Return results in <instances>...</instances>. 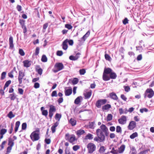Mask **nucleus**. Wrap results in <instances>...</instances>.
<instances>
[{"label": "nucleus", "instance_id": "13d9d810", "mask_svg": "<svg viewBox=\"0 0 154 154\" xmlns=\"http://www.w3.org/2000/svg\"><path fill=\"white\" fill-rule=\"evenodd\" d=\"M13 70L11 71V72L8 73V76L11 78H13L14 76L13 75Z\"/></svg>", "mask_w": 154, "mask_h": 154}, {"label": "nucleus", "instance_id": "f257e3e1", "mask_svg": "<svg viewBox=\"0 0 154 154\" xmlns=\"http://www.w3.org/2000/svg\"><path fill=\"white\" fill-rule=\"evenodd\" d=\"M103 133L100 129H97L96 131L97 137L94 138V140L98 143L104 141L105 140V136Z\"/></svg>", "mask_w": 154, "mask_h": 154}, {"label": "nucleus", "instance_id": "aec40b11", "mask_svg": "<svg viewBox=\"0 0 154 154\" xmlns=\"http://www.w3.org/2000/svg\"><path fill=\"white\" fill-rule=\"evenodd\" d=\"M69 123H70L72 126H74L76 125V121L73 118H71L69 121Z\"/></svg>", "mask_w": 154, "mask_h": 154}, {"label": "nucleus", "instance_id": "c756f323", "mask_svg": "<svg viewBox=\"0 0 154 154\" xmlns=\"http://www.w3.org/2000/svg\"><path fill=\"white\" fill-rule=\"evenodd\" d=\"M106 149L104 146H101L100 148L99 152L100 153H103L105 152Z\"/></svg>", "mask_w": 154, "mask_h": 154}, {"label": "nucleus", "instance_id": "4468645a", "mask_svg": "<svg viewBox=\"0 0 154 154\" xmlns=\"http://www.w3.org/2000/svg\"><path fill=\"white\" fill-rule=\"evenodd\" d=\"M90 34V32L88 31L85 35L83 37L79 39V41L80 42H84L86 38L89 36Z\"/></svg>", "mask_w": 154, "mask_h": 154}, {"label": "nucleus", "instance_id": "e433bc0d", "mask_svg": "<svg viewBox=\"0 0 154 154\" xmlns=\"http://www.w3.org/2000/svg\"><path fill=\"white\" fill-rule=\"evenodd\" d=\"M105 57L106 59L107 60L110 61L111 60V58L110 56L107 54H105Z\"/></svg>", "mask_w": 154, "mask_h": 154}, {"label": "nucleus", "instance_id": "9d476101", "mask_svg": "<svg viewBox=\"0 0 154 154\" xmlns=\"http://www.w3.org/2000/svg\"><path fill=\"white\" fill-rule=\"evenodd\" d=\"M100 129L104 133L106 136H108L109 134V130L106 126L102 124L100 126Z\"/></svg>", "mask_w": 154, "mask_h": 154}, {"label": "nucleus", "instance_id": "f704fd0d", "mask_svg": "<svg viewBox=\"0 0 154 154\" xmlns=\"http://www.w3.org/2000/svg\"><path fill=\"white\" fill-rule=\"evenodd\" d=\"M112 116L111 114H108L107 117V121H110L112 120Z\"/></svg>", "mask_w": 154, "mask_h": 154}, {"label": "nucleus", "instance_id": "bf43d9fd", "mask_svg": "<svg viewBox=\"0 0 154 154\" xmlns=\"http://www.w3.org/2000/svg\"><path fill=\"white\" fill-rule=\"evenodd\" d=\"M65 154H71L69 149H68L67 147H66L65 150Z\"/></svg>", "mask_w": 154, "mask_h": 154}, {"label": "nucleus", "instance_id": "6e6552de", "mask_svg": "<svg viewBox=\"0 0 154 154\" xmlns=\"http://www.w3.org/2000/svg\"><path fill=\"white\" fill-rule=\"evenodd\" d=\"M49 107V116L51 119L53 115L54 112H56V109L55 106L53 105H50Z\"/></svg>", "mask_w": 154, "mask_h": 154}, {"label": "nucleus", "instance_id": "09e8293b", "mask_svg": "<svg viewBox=\"0 0 154 154\" xmlns=\"http://www.w3.org/2000/svg\"><path fill=\"white\" fill-rule=\"evenodd\" d=\"M36 69L37 70V72L40 75L42 74L43 71V70L42 69H41V68H39V69H37V68H36Z\"/></svg>", "mask_w": 154, "mask_h": 154}, {"label": "nucleus", "instance_id": "f03ea898", "mask_svg": "<svg viewBox=\"0 0 154 154\" xmlns=\"http://www.w3.org/2000/svg\"><path fill=\"white\" fill-rule=\"evenodd\" d=\"M111 71V69L109 68H105L103 75V79L105 81H108L110 80L109 73Z\"/></svg>", "mask_w": 154, "mask_h": 154}, {"label": "nucleus", "instance_id": "ddd939ff", "mask_svg": "<svg viewBox=\"0 0 154 154\" xmlns=\"http://www.w3.org/2000/svg\"><path fill=\"white\" fill-rule=\"evenodd\" d=\"M136 125V123L135 122L131 121L130 122L128 126V128L130 130H133L135 127Z\"/></svg>", "mask_w": 154, "mask_h": 154}, {"label": "nucleus", "instance_id": "9b49d317", "mask_svg": "<svg viewBox=\"0 0 154 154\" xmlns=\"http://www.w3.org/2000/svg\"><path fill=\"white\" fill-rule=\"evenodd\" d=\"M24 76L25 74L24 72L21 71H19L18 79L20 84H21L22 83V79Z\"/></svg>", "mask_w": 154, "mask_h": 154}, {"label": "nucleus", "instance_id": "7c9ffc66", "mask_svg": "<svg viewBox=\"0 0 154 154\" xmlns=\"http://www.w3.org/2000/svg\"><path fill=\"white\" fill-rule=\"evenodd\" d=\"M116 131L117 133L121 134L122 130L120 126H117Z\"/></svg>", "mask_w": 154, "mask_h": 154}, {"label": "nucleus", "instance_id": "3c124183", "mask_svg": "<svg viewBox=\"0 0 154 154\" xmlns=\"http://www.w3.org/2000/svg\"><path fill=\"white\" fill-rule=\"evenodd\" d=\"M19 53L20 54L21 56H24L25 55V53L22 49H20L19 50Z\"/></svg>", "mask_w": 154, "mask_h": 154}, {"label": "nucleus", "instance_id": "2eb2a0df", "mask_svg": "<svg viewBox=\"0 0 154 154\" xmlns=\"http://www.w3.org/2000/svg\"><path fill=\"white\" fill-rule=\"evenodd\" d=\"M9 48L13 49L14 47L13 44V38L12 37L10 36L9 38Z\"/></svg>", "mask_w": 154, "mask_h": 154}, {"label": "nucleus", "instance_id": "bb28decb", "mask_svg": "<svg viewBox=\"0 0 154 154\" xmlns=\"http://www.w3.org/2000/svg\"><path fill=\"white\" fill-rule=\"evenodd\" d=\"M111 107V106L109 104H106L102 107L103 110H107Z\"/></svg>", "mask_w": 154, "mask_h": 154}, {"label": "nucleus", "instance_id": "052dcab7", "mask_svg": "<svg viewBox=\"0 0 154 154\" xmlns=\"http://www.w3.org/2000/svg\"><path fill=\"white\" fill-rule=\"evenodd\" d=\"M45 142L47 144H49L51 143V140L49 139H45Z\"/></svg>", "mask_w": 154, "mask_h": 154}, {"label": "nucleus", "instance_id": "338daca9", "mask_svg": "<svg viewBox=\"0 0 154 154\" xmlns=\"http://www.w3.org/2000/svg\"><path fill=\"white\" fill-rule=\"evenodd\" d=\"M18 92L20 94L22 95L23 94V90L22 88H19Z\"/></svg>", "mask_w": 154, "mask_h": 154}, {"label": "nucleus", "instance_id": "dca6fc26", "mask_svg": "<svg viewBox=\"0 0 154 154\" xmlns=\"http://www.w3.org/2000/svg\"><path fill=\"white\" fill-rule=\"evenodd\" d=\"M109 75L110 79H116L117 77L116 74L113 72L112 69L111 72L109 73Z\"/></svg>", "mask_w": 154, "mask_h": 154}, {"label": "nucleus", "instance_id": "393cba45", "mask_svg": "<svg viewBox=\"0 0 154 154\" xmlns=\"http://www.w3.org/2000/svg\"><path fill=\"white\" fill-rule=\"evenodd\" d=\"M65 94L66 96H69L72 93V89H69L65 90Z\"/></svg>", "mask_w": 154, "mask_h": 154}, {"label": "nucleus", "instance_id": "37998d69", "mask_svg": "<svg viewBox=\"0 0 154 154\" xmlns=\"http://www.w3.org/2000/svg\"><path fill=\"white\" fill-rule=\"evenodd\" d=\"M85 72V70L84 69H81L79 70V73L81 75H84Z\"/></svg>", "mask_w": 154, "mask_h": 154}, {"label": "nucleus", "instance_id": "ea45409f", "mask_svg": "<svg viewBox=\"0 0 154 154\" xmlns=\"http://www.w3.org/2000/svg\"><path fill=\"white\" fill-rule=\"evenodd\" d=\"M80 148V147L78 145H75L73 146L72 147L73 149L75 151H76Z\"/></svg>", "mask_w": 154, "mask_h": 154}, {"label": "nucleus", "instance_id": "4be33fe9", "mask_svg": "<svg viewBox=\"0 0 154 154\" xmlns=\"http://www.w3.org/2000/svg\"><path fill=\"white\" fill-rule=\"evenodd\" d=\"M14 140H12L11 138H9L8 139V145L9 146L12 147L14 144Z\"/></svg>", "mask_w": 154, "mask_h": 154}, {"label": "nucleus", "instance_id": "58836bf2", "mask_svg": "<svg viewBox=\"0 0 154 154\" xmlns=\"http://www.w3.org/2000/svg\"><path fill=\"white\" fill-rule=\"evenodd\" d=\"M6 142L5 141H3L1 145H0V146L1 147V149L0 150H2L4 148V145H5L6 143Z\"/></svg>", "mask_w": 154, "mask_h": 154}, {"label": "nucleus", "instance_id": "c9c22d12", "mask_svg": "<svg viewBox=\"0 0 154 154\" xmlns=\"http://www.w3.org/2000/svg\"><path fill=\"white\" fill-rule=\"evenodd\" d=\"M41 60L43 62H46L47 61V57L45 55H44L42 56Z\"/></svg>", "mask_w": 154, "mask_h": 154}, {"label": "nucleus", "instance_id": "72a5a7b5", "mask_svg": "<svg viewBox=\"0 0 154 154\" xmlns=\"http://www.w3.org/2000/svg\"><path fill=\"white\" fill-rule=\"evenodd\" d=\"M8 116L10 119H11L15 116V115L13 114L12 112L10 111L8 114Z\"/></svg>", "mask_w": 154, "mask_h": 154}, {"label": "nucleus", "instance_id": "de8ad7c7", "mask_svg": "<svg viewBox=\"0 0 154 154\" xmlns=\"http://www.w3.org/2000/svg\"><path fill=\"white\" fill-rule=\"evenodd\" d=\"M65 27L69 29H71L72 28V26L71 25L69 24H65Z\"/></svg>", "mask_w": 154, "mask_h": 154}, {"label": "nucleus", "instance_id": "a211bd4d", "mask_svg": "<svg viewBox=\"0 0 154 154\" xmlns=\"http://www.w3.org/2000/svg\"><path fill=\"white\" fill-rule=\"evenodd\" d=\"M109 96L111 98L114 100H117L118 99V97L116 94L114 92L110 93L109 94Z\"/></svg>", "mask_w": 154, "mask_h": 154}, {"label": "nucleus", "instance_id": "412c9836", "mask_svg": "<svg viewBox=\"0 0 154 154\" xmlns=\"http://www.w3.org/2000/svg\"><path fill=\"white\" fill-rule=\"evenodd\" d=\"M91 93L92 91H91L84 93V94L85 96V99H87L89 98L91 96Z\"/></svg>", "mask_w": 154, "mask_h": 154}, {"label": "nucleus", "instance_id": "5fc2aeb1", "mask_svg": "<svg viewBox=\"0 0 154 154\" xmlns=\"http://www.w3.org/2000/svg\"><path fill=\"white\" fill-rule=\"evenodd\" d=\"M69 59L72 60H77V58H75V56L71 55L69 56Z\"/></svg>", "mask_w": 154, "mask_h": 154}, {"label": "nucleus", "instance_id": "a878e982", "mask_svg": "<svg viewBox=\"0 0 154 154\" xmlns=\"http://www.w3.org/2000/svg\"><path fill=\"white\" fill-rule=\"evenodd\" d=\"M24 66L26 67H29L30 66L31 64L30 62L28 60H25L23 61Z\"/></svg>", "mask_w": 154, "mask_h": 154}, {"label": "nucleus", "instance_id": "20e7f679", "mask_svg": "<svg viewBox=\"0 0 154 154\" xmlns=\"http://www.w3.org/2000/svg\"><path fill=\"white\" fill-rule=\"evenodd\" d=\"M65 139L72 144H74L75 143V141L77 140V139L74 135H69V133H67L65 135Z\"/></svg>", "mask_w": 154, "mask_h": 154}, {"label": "nucleus", "instance_id": "680f3d73", "mask_svg": "<svg viewBox=\"0 0 154 154\" xmlns=\"http://www.w3.org/2000/svg\"><path fill=\"white\" fill-rule=\"evenodd\" d=\"M128 19L127 18H125L123 20V23L125 25L127 23H128Z\"/></svg>", "mask_w": 154, "mask_h": 154}, {"label": "nucleus", "instance_id": "5701e85b", "mask_svg": "<svg viewBox=\"0 0 154 154\" xmlns=\"http://www.w3.org/2000/svg\"><path fill=\"white\" fill-rule=\"evenodd\" d=\"M82 97L81 96L78 97L75 100L74 103L76 104H78L80 102L81 99H82Z\"/></svg>", "mask_w": 154, "mask_h": 154}, {"label": "nucleus", "instance_id": "6e6d98bb", "mask_svg": "<svg viewBox=\"0 0 154 154\" xmlns=\"http://www.w3.org/2000/svg\"><path fill=\"white\" fill-rule=\"evenodd\" d=\"M39 48L37 47L35 49V54L36 55H37L39 53Z\"/></svg>", "mask_w": 154, "mask_h": 154}, {"label": "nucleus", "instance_id": "4c0bfd02", "mask_svg": "<svg viewBox=\"0 0 154 154\" xmlns=\"http://www.w3.org/2000/svg\"><path fill=\"white\" fill-rule=\"evenodd\" d=\"M7 132V129H2L0 131V135H4Z\"/></svg>", "mask_w": 154, "mask_h": 154}, {"label": "nucleus", "instance_id": "603ef678", "mask_svg": "<svg viewBox=\"0 0 154 154\" xmlns=\"http://www.w3.org/2000/svg\"><path fill=\"white\" fill-rule=\"evenodd\" d=\"M124 87L126 92H128L130 90V88L128 86H124Z\"/></svg>", "mask_w": 154, "mask_h": 154}, {"label": "nucleus", "instance_id": "49530a36", "mask_svg": "<svg viewBox=\"0 0 154 154\" xmlns=\"http://www.w3.org/2000/svg\"><path fill=\"white\" fill-rule=\"evenodd\" d=\"M6 72H3L1 74V79H4L6 75Z\"/></svg>", "mask_w": 154, "mask_h": 154}, {"label": "nucleus", "instance_id": "0e129e2a", "mask_svg": "<svg viewBox=\"0 0 154 154\" xmlns=\"http://www.w3.org/2000/svg\"><path fill=\"white\" fill-rule=\"evenodd\" d=\"M12 147L8 146L7 148V152L9 153L12 149Z\"/></svg>", "mask_w": 154, "mask_h": 154}, {"label": "nucleus", "instance_id": "39448f33", "mask_svg": "<svg viewBox=\"0 0 154 154\" xmlns=\"http://www.w3.org/2000/svg\"><path fill=\"white\" fill-rule=\"evenodd\" d=\"M64 68L63 64L61 63H57L55 64L54 69L53 70V71L54 72H56L61 70Z\"/></svg>", "mask_w": 154, "mask_h": 154}, {"label": "nucleus", "instance_id": "e2e57ef3", "mask_svg": "<svg viewBox=\"0 0 154 154\" xmlns=\"http://www.w3.org/2000/svg\"><path fill=\"white\" fill-rule=\"evenodd\" d=\"M110 152L113 154H116L119 153L118 150H112Z\"/></svg>", "mask_w": 154, "mask_h": 154}, {"label": "nucleus", "instance_id": "f3484780", "mask_svg": "<svg viewBox=\"0 0 154 154\" xmlns=\"http://www.w3.org/2000/svg\"><path fill=\"white\" fill-rule=\"evenodd\" d=\"M125 146L124 145H121L120 147L119 148L118 150V152L119 153H123L125 149Z\"/></svg>", "mask_w": 154, "mask_h": 154}, {"label": "nucleus", "instance_id": "6ab92c4d", "mask_svg": "<svg viewBox=\"0 0 154 154\" xmlns=\"http://www.w3.org/2000/svg\"><path fill=\"white\" fill-rule=\"evenodd\" d=\"M68 42V39H66L64 40L63 43V48L64 50H66L68 48V45L67 44Z\"/></svg>", "mask_w": 154, "mask_h": 154}, {"label": "nucleus", "instance_id": "b1692460", "mask_svg": "<svg viewBox=\"0 0 154 154\" xmlns=\"http://www.w3.org/2000/svg\"><path fill=\"white\" fill-rule=\"evenodd\" d=\"M93 135L89 133L87 134L85 137V140L89 139L90 140H92L93 139Z\"/></svg>", "mask_w": 154, "mask_h": 154}, {"label": "nucleus", "instance_id": "79ce46f5", "mask_svg": "<svg viewBox=\"0 0 154 154\" xmlns=\"http://www.w3.org/2000/svg\"><path fill=\"white\" fill-rule=\"evenodd\" d=\"M61 115H60L58 113H57L55 115V118L56 119H58V121H59L60 119L61 118Z\"/></svg>", "mask_w": 154, "mask_h": 154}, {"label": "nucleus", "instance_id": "69168bd1", "mask_svg": "<svg viewBox=\"0 0 154 154\" xmlns=\"http://www.w3.org/2000/svg\"><path fill=\"white\" fill-rule=\"evenodd\" d=\"M121 97L124 100L126 101L127 100V98L124 94H121Z\"/></svg>", "mask_w": 154, "mask_h": 154}, {"label": "nucleus", "instance_id": "1a4fd4ad", "mask_svg": "<svg viewBox=\"0 0 154 154\" xmlns=\"http://www.w3.org/2000/svg\"><path fill=\"white\" fill-rule=\"evenodd\" d=\"M106 99L99 100L97 101L96 106L98 108H100L102 105H103L106 103Z\"/></svg>", "mask_w": 154, "mask_h": 154}, {"label": "nucleus", "instance_id": "423d86ee", "mask_svg": "<svg viewBox=\"0 0 154 154\" xmlns=\"http://www.w3.org/2000/svg\"><path fill=\"white\" fill-rule=\"evenodd\" d=\"M154 92L151 89H147L144 94V98L148 97L149 98H152L154 95Z\"/></svg>", "mask_w": 154, "mask_h": 154}, {"label": "nucleus", "instance_id": "864d4df0", "mask_svg": "<svg viewBox=\"0 0 154 154\" xmlns=\"http://www.w3.org/2000/svg\"><path fill=\"white\" fill-rule=\"evenodd\" d=\"M63 54V52L61 51H58L57 52V54L59 56H61Z\"/></svg>", "mask_w": 154, "mask_h": 154}, {"label": "nucleus", "instance_id": "0eeeda50", "mask_svg": "<svg viewBox=\"0 0 154 154\" xmlns=\"http://www.w3.org/2000/svg\"><path fill=\"white\" fill-rule=\"evenodd\" d=\"M39 134L35 133V132H33L30 135L31 139L33 141L37 140L39 138Z\"/></svg>", "mask_w": 154, "mask_h": 154}, {"label": "nucleus", "instance_id": "a19ab883", "mask_svg": "<svg viewBox=\"0 0 154 154\" xmlns=\"http://www.w3.org/2000/svg\"><path fill=\"white\" fill-rule=\"evenodd\" d=\"M51 96L52 97H57V91H53L51 94Z\"/></svg>", "mask_w": 154, "mask_h": 154}, {"label": "nucleus", "instance_id": "a18cd8bd", "mask_svg": "<svg viewBox=\"0 0 154 154\" xmlns=\"http://www.w3.org/2000/svg\"><path fill=\"white\" fill-rule=\"evenodd\" d=\"M27 125L26 123H23L22 124V130H25L26 128Z\"/></svg>", "mask_w": 154, "mask_h": 154}, {"label": "nucleus", "instance_id": "8fccbe9b", "mask_svg": "<svg viewBox=\"0 0 154 154\" xmlns=\"http://www.w3.org/2000/svg\"><path fill=\"white\" fill-rule=\"evenodd\" d=\"M48 112L47 110H43L42 111V114L45 116H47L48 115Z\"/></svg>", "mask_w": 154, "mask_h": 154}, {"label": "nucleus", "instance_id": "7ed1b4c3", "mask_svg": "<svg viewBox=\"0 0 154 154\" xmlns=\"http://www.w3.org/2000/svg\"><path fill=\"white\" fill-rule=\"evenodd\" d=\"M87 147L88 149V152L89 154H92L95 151L96 148V146L92 143H88Z\"/></svg>", "mask_w": 154, "mask_h": 154}, {"label": "nucleus", "instance_id": "cd10ccee", "mask_svg": "<svg viewBox=\"0 0 154 154\" xmlns=\"http://www.w3.org/2000/svg\"><path fill=\"white\" fill-rule=\"evenodd\" d=\"M79 79L76 78H74L72 81V84L73 85H75L78 82Z\"/></svg>", "mask_w": 154, "mask_h": 154}, {"label": "nucleus", "instance_id": "4d7b16f0", "mask_svg": "<svg viewBox=\"0 0 154 154\" xmlns=\"http://www.w3.org/2000/svg\"><path fill=\"white\" fill-rule=\"evenodd\" d=\"M40 85L39 83L36 82L34 84V87L35 88H37L39 87Z\"/></svg>", "mask_w": 154, "mask_h": 154}, {"label": "nucleus", "instance_id": "2f4dec72", "mask_svg": "<svg viewBox=\"0 0 154 154\" xmlns=\"http://www.w3.org/2000/svg\"><path fill=\"white\" fill-rule=\"evenodd\" d=\"M11 83V80H8L6 82L4 86V89H5L6 88L8 87Z\"/></svg>", "mask_w": 154, "mask_h": 154}, {"label": "nucleus", "instance_id": "774afa93", "mask_svg": "<svg viewBox=\"0 0 154 154\" xmlns=\"http://www.w3.org/2000/svg\"><path fill=\"white\" fill-rule=\"evenodd\" d=\"M68 42L69 43V44L70 45H72L73 44V42L72 40H69L68 39Z\"/></svg>", "mask_w": 154, "mask_h": 154}, {"label": "nucleus", "instance_id": "c85d7f7f", "mask_svg": "<svg viewBox=\"0 0 154 154\" xmlns=\"http://www.w3.org/2000/svg\"><path fill=\"white\" fill-rule=\"evenodd\" d=\"M85 132L84 130L80 129L77 131V134L78 135H80L85 133Z\"/></svg>", "mask_w": 154, "mask_h": 154}, {"label": "nucleus", "instance_id": "c03bdc74", "mask_svg": "<svg viewBox=\"0 0 154 154\" xmlns=\"http://www.w3.org/2000/svg\"><path fill=\"white\" fill-rule=\"evenodd\" d=\"M10 99L11 100H14L16 98L14 94H11L10 95Z\"/></svg>", "mask_w": 154, "mask_h": 154}, {"label": "nucleus", "instance_id": "f8f14e48", "mask_svg": "<svg viewBox=\"0 0 154 154\" xmlns=\"http://www.w3.org/2000/svg\"><path fill=\"white\" fill-rule=\"evenodd\" d=\"M126 117L125 116H121V118L118 120L119 123L122 125L125 124L126 122Z\"/></svg>", "mask_w": 154, "mask_h": 154}, {"label": "nucleus", "instance_id": "473e14b6", "mask_svg": "<svg viewBox=\"0 0 154 154\" xmlns=\"http://www.w3.org/2000/svg\"><path fill=\"white\" fill-rule=\"evenodd\" d=\"M137 132H135L132 134L130 136V138L131 139H134L135 137H137Z\"/></svg>", "mask_w": 154, "mask_h": 154}]
</instances>
